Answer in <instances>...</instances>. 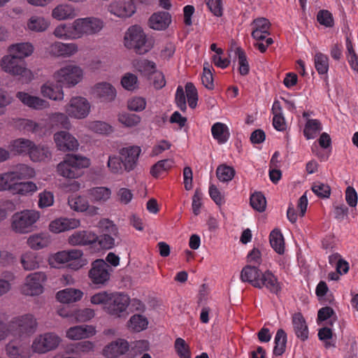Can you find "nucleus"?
I'll return each instance as SVG.
<instances>
[{"mask_svg": "<svg viewBox=\"0 0 358 358\" xmlns=\"http://www.w3.org/2000/svg\"><path fill=\"white\" fill-rule=\"evenodd\" d=\"M90 165V160L78 155H68L57 167L59 174L66 178H77L83 174V169Z\"/></svg>", "mask_w": 358, "mask_h": 358, "instance_id": "1", "label": "nucleus"}, {"mask_svg": "<svg viewBox=\"0 0 358 358\" xmlns=\"http://www.w3.org/2000/svg\"><path fill=\"white\" fill-rule=\"evenodd\" d=\"M83 255L80 250H63L52 255L48 259V262L53 268H59L62 264L68 263L71 269L77 271L87 264V259H84Z\"/></svg>", "mask_w": 358, "mask_h": 358, "instance_id": "2", "label": "nucleus"}, {"mask_svg": "<svg viewBox=\"0 0 358 358\" xmlns=\"http://www.w3.org/2000/svg\"><path fill=\"white\" fill-rule=\"evenodd\" d=\"M84 76L83 69L76 64H67L53 74L57 87L71 88L80 83Z\"/></svg>", "mask_w": 358, "mask_h": 358, "instance_id": "3", "label": "nucleus"}, {"mask_svg": "<svg viewBox=\"0 0 358 358\" xmlns=\"http://www.w3.org/2000/svg\"><path fill=\"white\" fill-rule=\"evenodd\" d=\"M39 218V212L34 210H23L17 212L10 219L11 229L17 234H28L34 230V224Z\"/></svg>", "mask_w": 358, "mask_h": 358, "instance_id": "4", "label": "nucleus"}, {"mask_svg": "<svg viewBox=\"0 0 358 358\" xmlns=\"http://www.w3.org/2000/svg\"><path fill=\"white\" fill-rule=\"evenodd\" d=\"M124 44L129 49H134L139 55L148 52L152 48V44L148 41L143 29L138 25L130 27L126 31Z\"/></svg>", "mask_w": 358, "mask_h": 358, "instance_id": "5", "label": "nucleus"}, {"mask_svg": "<svg viewBox=\"0 0 358 358\" xmlns=\"http://www.w3.org/2000/svg\"><path fill=\"white\" fill-rule=\"evenodd\" d=\"M18 59L10 53L4 56L1 61V69L13 76H20L24 82H30L34 78L31 71L26 67L24 62H19Z\"/></svg>", "mask_w": 358, "mask_h": 358, "instance_id": "6", "label": "nucleus"}, {"mask_svg": "<svg viewBox=\"0 0 358 358\" xmlns=\"http://www.w3.org/2000/svg\"><path fill=\"white\" fill-rule=\"evenodd\" d=\"M47 281V275L44 272L36 271L27 275L21 285L20 292L22 294L35 296L44 292V285Z\"/></svg>", "mask_w": 358, "mask_h": 358, "instance_id": "7", "label": "nucleus"}, {"mask_svg": "<svg viewBox=\"0 0 358 358\" xmlns=\"http://www.w3.org/2000/svg\"><path fill=\"white\" fill-rule=\"evenodd\" d=\"M61 341V338L55 333L41 334L34 339L31 346V350L37 354H45L55 350Z\"/></svg>", "mask_w": 358, "mask_h": 358, "instance_id": "8", "label": "nucleus"}, {"mask_svg": "<svg viewBox=\"0 0 358 358\" xmlns=\"http://www.w3.org/2000/svg\"><path fill=\"white\" fill-rule=\"evenodd\" d=\"M9 324L12 336L20 334H32L38 327L36 318L29 313L14 317Z\"/></svg>", "mask_w": 358, "mask_h": 358, "instance_id": "9", "label": "nucleus"}, {"mask_svg": "<svg viewBox=\"0 0 358 358\" xmlns=\"http://www.w3.org/2000/svg\"><path fill=\"white\" fill-rule=\"evenodd\" d=\"M131 303L129 296L122 292L111 293V297L105 310L115 317H121L127 314V310Z\"/></svg>", "mask_w": 358, "mask_h": 358, "instance_id": "10", "label": "nucleus"}, {"mask_svg": "<svg viewBox=\"0 0 358 358\" xmlns=\"http://www.w3.org/2000/svg\"><path fill=\"white\" fill-rule=\"evenodd\" d=\"M113 271L110 266L103 259H98L92 264L89 271V278L96 285H104L110 279Z\"/></svg>", "mask_w": 358, "mask_h": 358, "instance_id": "11", "label": "nucleus"}, {"mask_svg": "<svg viewBox=\"0 0 358 358\" xmlns=\"http://www.w3.org/2000/svg\"><path fill=\"white\" fill-rule=\"evenodd\" d=\"M76 22L80 38L98 34L104 27L103 21L96 17L77 18Z\"/></svg>", "mask_w": 358, "mask_h": 358, "instance_id": "12", "label": "nucleus"}, {"mask_svg": "<svg viewBox=\"0 0 358 358\" xmlns=\"http://www.w3.org/2000/svg\"><path fill=\"white\" fill-rule=\"evenodd\" d=\"M90 104L84 97H73L69 103L66 106V113L71 117L76 119H83L90 112Z\"/></svg>", "mask_w": 358, "mask_h": 358, "instance_id": "13", "label": "nucleus"}, {"mask_svg": "<svg viewBox=\"0 0 358 358\" xmlns=\"http://www.w3.org/2000/svg\"><path fill=\"white\" fill-rule=\"evenodd\" d=\"M141 153V148L138 145L122 148L120 150V155L122 157L123 166L126 171L129 172L136 168Z\"/></svg>", "mask_w": 358, "mask_h": 358, "instance_id": "14", "label": "nucleus"}, {"mask_svg": "<svg viewBox=\"0 0 358 358\" xmlns=\"http://www.w3.org/2000/svg\"><path fill=\"white\" fill-rule=\"evenodd\" d=\"M256 288H266L271 293L278 295L281 292L282 284L270 270L261 273L259 280L256 283Z\"/></svg>", "mask_w": 358, "mask_h": 358, "instance_id": "15", "label": "nucleus"}, {"mask_svg": "<svg viewBox=\"0 0 358 358\" xmlns=\"http://www.w3.org/2000/svg\"><path fill=\"white\" fill-rule=\"evenodd\" d=\"M54 140L57 149L62 152L76 150L79 146L78 140L72 134L65 131L55 133Z\"/></svg>", "mask_w": 358, "mask_h": 358, "instance_id": "16", "label": "nucleus"}, {"mask_svg": "<svg viewBox=\"0 0 358 358\" xmlns=\"http://www.w3.org/2000/svg\"><path fill=\"white\" fill-rule=\"evenodd\" d=\"M108 10L113 15L120 17L127 18L131 17L136 10V6L132 1H118L111 3Z\"/></svg>", "mask_w": 358, "mask_h": 358, "instance_id": "17", "label": "nucleus"}, {"mask_svg": "<svg viewBox=\"0 0 358 358\" xmlns=\"http://www.w3.org/2000/svg\"><path fill=\"white\" fill-rule=\"evenodd\" d=\"M49 53L56 57H69L78 51V47L74 43L55 42L49 47Z\"/></svg>", "mask_w": 358, "mask_h": 358, "instance_id": "18", "label": "nucleus"}, {"mask_svg": "<svg viewBox=\"0 0 358 358\" xmlns=\"http://www.w3.org/2000/svg\"><path fill=\"white\" fill-rule=\"evenodd\" d=\"M54 36L62 40L80 39L76 20L71 23H62L57 25L53 31Z\"/></svg>", "mask_w": 358, "mask_h": 358, "instance_id": "19", "label": "nucleus"}, {"mask_svg": "<svg viewBox=\"0 0 358 358\" xmlns=\"http://www.w3.org/2000/svg\"><path fill=\"white\" fill-rule=\"evenodd\" d=\"M80 225V221L76 218L60 217L52 221L49 225L50 231L59 234L65 231L74 229Z\"/></svg>", "mask_w": 358, "mask_h": 358, "instance_id": "20", "label": "nucleus"}, {"mask_svg": "<svg viewBox=\"0 0 358 358\" xmlns=\"http://www.w3.org/2000/svg\"><path fill=\"white\" fill-rule=\"evenodd\" d=\"M129 349V343L124 339H117L106 345L103 354L107 358H116L125 354Z\"/></svg>", "mask_w": 358, "mask_h": 358, "instance_id": "21", "label": "nucleus"}, {"mask_svg": "<svg viewBox=\"0 0 358 358\" xmlns=\"http://www.w3.org/2000/svg\"><path fill=\"white\" fill-rule=\"evenodd\" d=\"M251 27L252 36L255 40L264 41L266 38H268L271 23L266 18L260 17L254 20Z\"/></svg>", "mask_w": 358, "mask_h": 358, "instance_id": "22", "label": "nucleus"}, {"mask_svg": "<svg viewBox=\"0 0 358 358\" xmlns=\"http://www.w3.org/2000/svg\"><path fill=\"white\" fill-rule=\"evenodd\" d=\"M6 355L9 358H30L29 348L18 341H11L6 345Z\"/></svg>", "mask_w": 358, "mask_h": 358, "instance_id": "23", "label": "nucleus"}, {"mask_svg": "<svg viewBox=\"0 0 358 358\" xmlns=\"http://www.w3.org/2000/svg\"><path fill=\"white\" fill-rule=\"evenodd\" d=\"M171 23V15L169 12L158 11L154 13L149 18V27L155 30L166 29Z\"/></svg>", "mask_w": 358, "mask_h": 358, "instance_id": "24", "label": "nucleus"}, {"mask_svg": "<svg viewBox=\"0 0 358 358\" xmlns=\"http://www.w3.org/2000/svg\"><path fill=\"white\" fill-rule=\"evenodd\" d=\"M96 334L95 328L92 325H78L69 328L66 336L73 341L90 338Z\"/></svg>", "mask_w": 358, "mask_h": 358, "instance_id": "25", "label": "nucleus"}, {"mask_svg": "<svg viewBox=\"0 0 358 358\" xmlns=\"http://www.w3.org/2000/svg\"><path fill=\"white\" fill-rule=\"evenodd\" d=\"M98 238L96 234L89 231H77L68 238L71 245H85L95 243Z\"/></svg>", "mask_w": 358, "mask_h": 358, "instance_id": "26", "label": "nucleus"}, {"mask_svg": "<svg viewBox=\"0 0 358 358\" xmlns=\"http://www.w3.org/2000/svg\"><path fill=\"white\" fill-rule=\"evenodd\" d=\"M17 98L27 106L36 110H41L49 106L48 102L46 101L30 95L25 92L19 91L17 94Z\"/></svg>", "mask_w": 358, "mask_h": 358, "instance_id": "27", "label": "nucleus"}, {"mask_svg": "<svg viewBox=\"0 0 358 358\" xmlns=\"http://www.w3.org/2000/svg\"><path fill=\"white\" fill-rule=\"evenodd\" d=\"M68 203L71 209L78 212L88 210L91 215H96L99 208L94 206L89 207L88 201L81 196H71L69 197Z\"/></svg>", "mask_w": 358, "mask_h": 358, "instance_id": "28", "label": "nucleus"}, {"mask_svg": "<svg viewBox=\"0 0 358 358\" xmlns=\"http://www.w3.org/2000/svg\"><path fill=\"white\" fill-rule=\"evenodd\" d=\"M292 324L296 336L301 341L308 338V329L306 322L301 313H296L292 315Z\"/></svg>", "mask_w": 358, "mask_h": 358, "instance_id": "29", "label": "nucleus"}, {"mask_svg": "<svg viewBox=\"0 0 358 358\" xmlns=\"http://www.w3.org/2000/svg\"><path fill=\"white\" fill-rule=\"evenodd\" d=\"M34 143L29 139L20 138L12 141L9 144V149L15 155H29Z\"/></svg>", "mask_w": 358, "mask_h": 358, "instance_id": "30", "label": "nucleus"}, {"mask_svg": "<svg viewBox=\"0 0 358 358\" xmlns=\"http://www.w3.org/2000/svg\"><path fill=\"white\" fill-rule=\"evenodd\" d=\"M76 16V10L74 7L70 4H59L52 11V17L57 20H71Z\"/></svg>", "mask_w": 358, "mask_h": 358, "instance_id": "31", "label": "nucleus"}, {"mask_svg": "<svg viewBox=\"0 0 358 358\" xmlns=\"http://www.w3.org/2000/svg\"><path fill=\"white\" fill-rule=\"evenodd\" d=\"M262 272L256 266L248 265L243 267L241 273V280L244 282H248L253 287H257V282L259 280Z\"/></svg>", "mask_w": 358, "mask_h": 358, "instance_id": "32", "label": "nucleus"}, {"mask_svg": "<svg viewBox=\"0 0 358 358\" xmlns=\"http://www.w3.org/2000/svg\"><path fill=\"white\" fill-rule=\"evenodd\" d=\"M34 50L33 45L28 42L13 44L8 48L9 52L13 54L14 57L19 58V59H23L30 56Z\"/></svg>", "mask_w": 358, "mask_h": 358, "instance_id": "33", "label": "nucleus"}, {"mask_svg": "<svg viewBox=\"0 0 358 358\" xmlns=\"http://www.w3.org/2000/svg\"><path fill=\"white\" fill-rule=\"evenodd\" d=\"M83 293L80 289L66 288L57 293V300L62 303H70L78 301L83 297Z\"/></svg>", "mask_w": 358, "mask_h": 358, "instance_id": "34", "label": "nucleus"}, {"mask_svg": "<svg viewBox=\"0 0 358 358\" xmlns=\"http://www.w3.org/2000/svg\"><path fill=\"white\" fill-rule=\"evenodd\" d=\"M211 134L219 144L225 143L229 138L230 133L228 127L222 122H216L211 127Z\"/></svg>", "mask_w": 358, "mask_h": 358, "instance_id": "35", "label": "nucleus"}, {"mask_svg": "<svg viewBox=\"0 0 358 358\" xmlns=\"http://www.w3.org/2000/svg\"><path fill=\"white\" fill-rule=\"evenodd\" d=\"M88 194L92 202L105 203L110 198L111 190L106 187H96L90 189Z\"/></svg>", "mask_w": 358, "mask_h": 358, "instance_id": "36", "label": "nucleus"}, {"mask_svg": "<svg viewBox=\"0 0 358 358\" xmlns=\"http://www.w3.org/2000/svg\"><path fill=\"white\" fill-rule=\"evenodd\" d=\"M27 243L31 249L38 250L49 245L50 237L45 233L35 234L28 238Z\"/></svg>", "mask_w": 358, "mask_h": 358, "instance_id": "37", "label": "nucleus"}, {"mask_svg": "<svg viewBox=\"0 0 358 358\" xmlns=\"http://www.w3.org/2000/svg\"><path fill=\"white\" fill-rule=\"evenodd\" d=\"M16 176L12 171L0 173V192H10L13 193L16 182Z\"/></svg>", "mask_w": 358, "mask_h": 358, "instance_id": "38", "label": "nucleus"}, {"mask_svg": "<svg viewBox=\"0 0 358 358\" xmlns=\"http://www.w3.org/2000/svg\"><path fill=\"white\" fill-rule=\"evenodd\" d=\"M148 326V318L143 315L135 314L128 321L129 329L135 332H141L146 329Z\"/></svg>", "mask_w": 358, "mask_h": 358, "instance_id": "39", "label": "nucleus"}, {"mask_svg": "<svg viewBox=\"0 0 358 358\" xmlns=\"http://www.w3.org/2000/svg\"><path fill=\"white\" fill-rule=\"evenodd\" d=\"M173 164L174 160L173 159L159 160L151 166L150 173L154 178H158L163 173L170 170Z\"/></svg>", "mask_w": 358, "mask_h": 358, "instance_id": "40", "label": "nucleus"}, {"mask_svg": "<svg viewBox=\"0 0 358 358\" xmlns=\"http://www.w3.org/2000/svg\"><path fill=\"white\" fill-rule=\"evenodd\" d=\"M321 122L316 119L307 120L303 129V135L307 139L315 138L322 131Z\"/></svg>", "mask_w": 358, "mask_h": 358, "instance_id": "41", "label": "nucleus"}, {"mask_svg": "<svg viewBox=\"0 0 358 358\" xmlns=\"http://www.w3.org/2000/svg\"><path fill=\"white\" fill-rule=\"evenodd\" d=\"M37 189L38 187L36 185L31 181H17L13 194H20L21 196H27L33 194L37 191Z\"/></svg>", "mask_w": 358, "mask_h": 358, "instance_id": "42", "label": "nucleus"}, {"mask_svg": "<svg viewBox=\"0 0 358 358\" xmlns=\"http://www.w3.org/2000/svg\"><path fill=\"white\" fill-rule=\"evenodd\" d=\"M274 343L273 354L276 356L282 355L285 351L287 343V334L283 329H280L277 331Z\"/></svg>", "mask_w": 358, "mask_h": 358, "instance_id": "43", "label": "nucleus"}, {"mask_svg": "<svg viewBox=\"0 0 358 358\" xmlns=\"http://www.w3.org/2000/svg\"><path fill=\"white\" fill-rule=\"evenodd\" d=\"M50 22L43 17L32 16L27 22V28L32 31L42 32L45 31Z\"/></svg>", "mask_w": 358, "mask_h": 358, "instance_id": "44", "label": "nucleus"}, {"mask_svg": "<svg viewBox=\"0 0 358 358\" xmlns=\"http://www.w3.org/2000/svg\"><path fill=\"white\" fill-rule=\"evenodd\" d=\"M270 243L273 250L278 254L285 251V243L282 234L279 230L274 229L270 234Z\"/></svg>", "mask_w": 358, "mask_h": 358, "instance_id": "45", "label": "nucleus"}, {"mask_svg": "<svg viewBox=\"0 0 358 358\" xmlns=\"http://www.w3.org/2000/svg\"><path fill=\"white\" fill-rule=\"evenodd\" d=\"M29 156L33 162H41L49 159L51 153L47 148L34 145L30 150Z\"/></svg>", "mask_w": 358, "mask_h": 358, "instance_id": "46", "label": "nucleus"}, {"mask_svg": "<svg viewBox=\"0 0 358 358\" xmlns=\"http://www.w3.org/2000/svg\"><path fill=\"white\" fill-rule=\"evenodd\" d=\"M19 127L24 133H32L39 136L43 133V127L39 124L31 120H21Z\"/></svg>", "mask_w": 358, "mask_h": 358, "instance_id": "47", "label": "nucleus"}, {"mask_svg": "<svg viewBox=\"0 0 358 358\" xmlns=\"http://www.w3.org/2000/svg\"><path fill=\"white\" fill-rule=\"evenodd\" d=\"M236 60L238 66V71L241 76H246L250 71V66L244 50L240 48L236 50Z\"/></svg>", "mask_w": 358, "mask_h": 358, "instance_id": "48", "label": "nucleus"}, {"mask_svg": "<svg viewBox=\"0 0 358 358\" xmlns=\"http://www.w3.org/2000/svg\"><path fill=\"white\" fill-rule=\"evenodd\" d=\"M21 264L23 268L27 271L34 270L39 266L36 254L30 251L22 255Z\"/></svg>", "mask_w": 358, "mask_h": 358, "instance_id": "49", "label": "nucleus"}, {"mask_svg": "<svg viewBox=\"0 0 358 358\" xmlns=\"http://www.w3.org/2000/svg\"><path fill=\"white\" fill-rule=\"evenodd\" d=\"M118 121L127 127H134L141 121V117L133 113H122L118 115Z\"/></svg>", "mask_w": 358, "mask_h": 358, "instance_id": "50", "label": "nucleus"}, {"mask_svg": "<svg viewBox=\"0 0 358 358\" xmlns=\"http://www.w3.org/2000/svg\"><path fill=\"white\" fill-rule=\"evenodd\" d=\"M87 128L99 134H109L113 129L108 123L102 121H92L87 123Z\"/></svg>", "mask_w": 358, "mask_h": 358, "instance_id": "51", "label": "nucleus"}, {"mask_svg": "<svg viewBox=\"0 0 358 358\" xmlns=\"http://www.w3.org/2000/svg\"><path fill=\"white\" fill-rule=\"evenodd\" d=\"M107 166L110 173L113 174L120 175L123 173L124 171H125L122 159L116 155L109 156L107 162Z\"/></svg>", "mask_w": 358, "mask_h": 358, "instance_id": "52", "label": "nucleus"}, {"mask_svg": "<svg viewBox=\"0 0 358 358\" xmlns=\"http://www.w3.org/2000/svg\"><path fill=\"white\" fill-rule=\"evenodd\" d=\"M216 175L220 181L229 182L234 177L235 171L232 167L223 164L217 167Z\"/></svg>", "mask_w": 358, "mask_h": 358, "instance_id": "53", "label": "nucleus"}, {"mask_svg": "<svg viewBox=\"0 0 358 358\" xmlns=\"http://www.w3.org/2000/svg\"><path fill=\"white\" fill-rule=\"evenodd\" d=\"M315 66L320 74H325L329 69L328 57L321 52H317L314 58Z\"/></svg>", "mask_w": 358, "mask_h": 358, "instance_id": "54", "label": "nucleus"}, {"mask_svg": "<svg viewBox=\"0 0 358 358\" xmlns=\"http://www.w3.org/2000/svg\"><path fill=\"white\" fill-rule=\"evenodd\" d=\"M250 205L258 212H264L266 206L265 196L261 192H255L250 196Z\"/></svg>", "mask_w": 358, "mask_h": 358, "instance_id": "55", "label": "nucleus"}, {"mask_svg": "<svg viewBox=\"0 0 358 358\" xmlns=\"http://www.w3.org/2000/svg\"><path fill=\"white\" fill-rule=\"evenodd\" d=\"M16 176L17 181L24 179L30 178L34 176V170L25 164H20L16 166L15 169L12 171Z\"/></svg>", "mask_w": 358, "mask_h": 358, "instance_id": "56", "label": "nucleus"}, {"mask_svg": "<svg viewBox=\"0 0 358 358\" xmlns=\"http://www.w3.org/2000/svg\"><path fill=\"white\" fill-rule=\"evenodd\" d=\"M174 348L180 358H191L189 347L183 338H176Z\"/></svg>", "mask_w": 358, "mask_h": 358, "instance_id": "57", "label": "nucleus"}, {"mask_svg": "<svg viewBox=\"0 0 358 358\" xmlns=\"http://www.w3.org/2000/svg\"><path fill=\"white\" fill-rule=\"evenodd\" d=\"M146 107V100L143 97L134 96L127 101V108L129 110L135 112L143 111Z\"/></svg>", "mask_w": 358, "mask_h": 358, "instance_id": "58", "label": "nucleus"}, {"mask_svg": "<svg viewBox=\"0 0 358 358\" xmlns=\"http://www.w3.org/2000/svg\"><path fill=\"white\" fill-rule=\"evenodd\" d=\"M94 343L89 341H85L73 345L71 352L76 355H80L81 353L85 354L92 352L94 350Z\"/></svg>", "mask_w": 358, "mask_h": 358, "instance_id": "59", "label": "nucleus"}, {"mask_svg": "<svg viewBox=\"0 0 358 358\" xmlns=\"http://www.w3.org/2000/svg\"><path fill=\"white\" fill-rule=\"evenodd\" d=\"M312 191L320 198H329L331 194L330 187L321 182H315L312 186Z\"/></svg>", "mask_w": 358, "mask_h": 358, "instance_id": "60", "label": "nucleus"}, {"mask_svg": "<svg viewBox=\"0 0 358 358\" xmlns=\"http://www.w3.org/2000/svg\"><path fill=\"white\" fill-rule=\"evenodd\" d=\"M317 20L320 24L326 27H332L334 26L332 14L327 10H320L317 15Z\"/></svg>", "mask_w": 358, "mask_h": 358, "instance_id": "61", "label": "nucleus"}, {"mask_svg": "<svg viewBox=\"0 0 358 358\" xmlns=\"http://www.w3.org/2000/svg\"><path fill=\"white\" fill-rule=\"evenodd\" d=\"M50 120L57 126L69 129L71 126L69 119L66 115L62 113H56L50 116Z\"/></svg>", "mask_w": 358, "mask_h": 358, "instance_id": "62", "label": "nucleus"}, {"mask_svg": "<svg viewBox=\"0 0 358 358\" xmlns=\"http://www.w3.org/2000/svg\"><path fill=\"white\" fill-rule=\"evenodd\" d=\"M111 297V293L106 292H100L94 294L90 299L92 303L94 305H103L104 308L108 305Z\"/></svg>", "mask_w": 358, "mask_h": 358, "instance_id": "63", "label": "nucleus"}, {"mask_svg": "<svg viewBox=\"0 0 358 358\" xmlns=\"http://www.w3.org/2000/svg\"><path fill=\"white\" fill-rule=\"evenodd\" d=\"M210 11L217 17H220L223 13L222 0H205Z\"/></svg>", "mask_w": 358, "mask_h": 358, "instance_id": "64", "label": "nucleus"}]
</instances>
